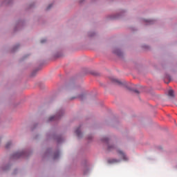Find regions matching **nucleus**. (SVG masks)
<instances>
[{"label":"nucleus","mask_w":177,"mask_h":177,"mask_svg":"<svg viewBox=\"0 0 177 177\" xmlns=\"http://www.w3.org/2000/svg\"><path fill=\"white\" fill-rule=\"evenodd\" d=\"M37 70L36 71H34L32 73V76L34 77V75H35V74H37Z\"/></svg>","instance_id":"bb28decb"},{"label":"nucleus","mask_w":177,"mask_h":177,"mask_svg":"<svg viewBox=\"0 0 177 177\" xmlns=\"http://www.w3.org/2000/svg\"><path fill=\"white\" fill-rule=\"evenodd\" d=\"M108 150L109 151L116 150L119 157H121L123 161H128L129 158L128 156H127V154H125V153H124V151H122L121 149H118L115 145L108 144Z\"/></svg>","instance_id":"f03ea898"},{"label":"nucleus","mask_w":177,"mask_h":177,"mask_svg":"<svg viewBox=\"0 0 177 177\" xmlns=\"http://www.w3.org/2000/svg\"><path fill=\"white\" fill-rule=\"evenodd\" d=\"M118 162H121V160L115 159V158H112L108 160V163L109 164H118Z\"/></svg>","instance_id":"f8f14e48"},{"label":"nucleus","mask_w":177,"mask_h":177,"mask_svg":"<svg viewBox=\"0 0 177 177\" xmlns=\"http://www.w3.org/2000/svg\"><path fill=\"white\" fill-rule=\"evenodd\" d=\"M64 115V110L60 109L57 111V113L55 115L50 116L48 119V122H50L52 121H58V120H60L62 117Z\"/></svg>","instance_id":"7ed1b4c3"},{"label":"nucleus","mask_w":177,"mask_h":177,"mask_svg":"<svg viewBox=\"0 0 177 177\" xmlns=\"http://www.w3.org/2000/svg\"><path fill=\"white\" fill-rule=\"evenodd\" d=\"M12 168V163L7 162L3 163L2 166L0 167V171H3V172H8V171H10Z\"/></svg>","instance_id":"423d86ee"},{"label":"nucleus","mask_w":177,"mask_h":177,"mask_svg":"<svg viewBox=\"0 0 177 177\" xmlns=\"http://www.w3.org/2000/svg\"><path fill=\"white\" fill-rule=\"evenodd\" d=\"M52 153V149H48L45 153L46 156H49Z\"/></svg>","instance_id":"aec40b11"},{"label":"nucleus","mask_w":177,"mask_h":177,"mask_svg":"<svg viewBox=\"0 0 177 177\" xmlns=\"http://www.w3.org/2000/svg\"><path fill=\"white\" fill-rule=\"evenodd\" d=\"M176 169H177V165H176Z\"/></svg>","instance_id":"7c9ffc66"},{"label":"nucleus","mask_w":177,"mask_h":177,"mask_svg":"<svg viewBox=\"0 0 177 177\" xmlns=\"http://www.w3.org/2000/svg\"><path fill=\"white\" fill-rule=\"evenodd\" d=\"M92 138H93V136L92 135L88 136V140H92Z\"/></svg>","instance_id":"a878e982"},{"label":"nucleus","mask_w":177,"mask_h":177,"mask_svg":"<svg viewBox=\"0 0 177 177\" xmlns=\"http://www.w3.org/2000/svg\"><path fill=\"white\" fill-rule=\"evenodd\" d=\"M167 95H168L169 97H175V94H174V90H172V89H170L168 91Z\"/></svg>","instance_id":"f3484780"},{"label":"nucleus","mask_w":177,"mask_h":177,"mask_svg":"<svg viewBox=\"0 0 177 177\" xmlns=\"http://www.w3.org/2000/svg\"><path fill=\"white\" fill-rule=\"evenodd\" d=\"M101 140L104 142V143H106V145H109V142H110V138L106 136H104L101 138Z\"/></svg>","instance_id":"2eb2a0df"},{"label":"nucleus","mask_w":177,"mask_h":177,"mask_svg":"<svg viewBox=\"0 0 177 177\" xmlns=\"http://www.w3.org/2000/svg\"><path fill=\"white\" fill-rule=\"evenodd\" d=\"M19 48H20V45L17 44L12 47L11 52H12V53L17 52V50H19Z\"/></svg>","instance_id":"dca6fc26"},{"label":"nucleus","mask_w":177,"mask_h":177,"mask_svg":"<svg viewBox=\"0 0 177 177\" xmlns=\"http://www.w3.org/2000/svg\"><path fill=\"white\" fill-rule=\"evenodd\" d=\"M111 81H113V82H117L118 84H119V85H122V83L121 82V81H120L114 77L111 78Z\"/></svg>","instance_id":"a211bd4d"},{"label":"nucleus","mask_w":177,"mask_h":177,"mask_svg":"<svg viewBox=\"0 0 177 177\" xmlns=\"http://www.w3.org/2000/svg\"><path fill=\"white\" fill-rule=\"evenodd\" d=\"M84 1H85V0H78V2H79L80 3H82L84 2Z\"/></svg>","instance_id":"cd10ccee"},{"label":"nucleus","mask_w":177,"mask_h":177,"mask_svg":"<svg viewBox=\"0 0 177 177\" xmlns=\"http://www.w3.org/2000/svg\"><path fill=\"white\" fill-rule=\"evenodd\" d=\"M127 15V10H121L116 14H113L110 15L109 19L111 20H117L118 19H122V17H124Z\"/></svg>","instance_id":"20e7f679"},{"label":"nucleus","mask_w":177,"mask_h":177,"mask_svg":"<svg viewBox=\"0 0 177 177\" xmlns=\"http://www.w3.org/2000/svg\"><path fill=\"white\" fill-rule=\"evenodd\" d=\"M127 89L129 91H131V92H134V93H136L137 95H139V93H140V92H139V90H138L136 88H133L131 86H127Z\"/></svg>","instance_id":"4468645a"},{"label":"nucleus","mask_w":177,"mask_h":177,"mask_svg":"<svg viewBox=\"0 0 177 177\" xmlns=\"http://www.w3.org/2000/svg\"><path fill=\"white\" fill-rule=\"evenodd\" d=\"M88 172H89V169H84V175H88Z\"/></svg>","instance_id":"b1692460"},{"label":"nucleus","mask_w":177,"mask_h":177,"mask_svg":"<svg viewBox=\"0 0 177 177\" xmlns=\"http://www.w3.org/2000/svg\"><path fill=\"white\" fill-rule=\"evenodd\" d=\"M37 124H34V125L32 127L31 130H32V131H34V130L35 129V128H37Z\"/></svg>","instance_id":"393cba45"},{"label":"nucleus","mask_w":177,"mask_h":177,"mask_svg":"<svg viewBox=\"0 0 177 177\" xmlns=\"http://www.w3.org/2000/svg\"><path fill=\"white\" fill-rule=\"evenodd\" d=\"M113 53L117 55V56H118L119 57H122V56H124V53H122V51H121V50H120V48L117 47L113 48Z\"/></svg>","instance_id":"0eeeda50"},{"label":"nucleus","mask_w":177,"mask_h":177,"mask_svg":"<svg viewBox=\"0 0 177 177\" xmlns=\"http://www.w3.org/2000/svg\"><path fill=\"white\" fill-rule=\"evenodd\" d=\"M28 156H30V151L27 149H22L21 151L14 152L10 156V160H17V158H20L21 157H28Z\"/></svg>","instance_id":"f257e3e1"},{"label":"nucleus","mask_w":177,"mask_h":177,"mask_svg":"<svg viewBox=\"0 0 177 177\" xmlns=\"http://www.w3.org/2000/svg\"><path fill=\"white\" fill-rule=\"evenodd\" d=\"M82 129V126L80 125L77 128H76L75 133H76L77 138L79 139H81L84 135L82 134V132H81V130Z\"/></svg>","instance_id":"6e6552de"},{"label":"nucleus","mask_w":177,"mask_h":177,"mask_svg":"<svg viewBox=\"0 0 177 177\" xmlns=\"http://www.w3.org/2000/svg\"><path fill=\"white\" fill-rule=\"evenodd\" d=\"M17 169H15V171H14V174H17Z\"/></svg>","instance_id":"c85d7f7f"},{"label":"nucleus","mask_w":177,"mask_h":177,"mask_svg":"<svg viewBox=\"0 0 177 177\" xmlns=\"http://www.w3.org/2000/svg\"><path fill=\"white\" fill-rule=\"evenodd\" d=\"M52 8H53V3L49 4V5L46 7V10H50V9H52Z\"/></svg>","instance_id":"412c9836"},{"label":"nucleus","mask_w":177,"mask_h":177,"mask_svg":"<svg viewBox=\"0 0 177 177\" xmlns=\"http://www.w3.org/2000/svg\"><path fill=\"white\" fill-rule=\"evenodd\" d=\"M142 22L146 26H150L151 24H154L156 23V20H154V19H142Z\"/></svg>","instance_id":"1a4fd4ad"},{"label":"nucleus","mask_w":177,"mask_h":177,"mask_svg":"<svg viewBox=\"0 0 177 177\" xmlns=\"http://www.w3.org/2000/svg\"><path fill=\"white\" fill-rule=\"evenodd\" d=\"M85 97H86L85 94L81 93V94L77 95L75 97H72L71 98V100H73V99H80V100H84Z\"/></svg>","instance_id":"9d476101"},{"label":"nucleus","mask_w":177,"mask_h":177,"mask_svg":"<svg viewBox=\"0 0 177 177\" xmlns=\"http://www.w3.org/2000/svg\"><path fill=\"white\" fill-rule=\"evenodd\" d=\"M60 158V150H57L54 153L53 160H59Z\"/></svg>","instance_id":"ddd939ff"},{"label":"nucleus","mask_w":177,"mask_h":177,"mask_svg":"<svg viewBox=\"0 0 177 177\" xmlns=\"http://www.w3.org/2000/svg\"><path fill=\"white\" fill-rule=\"evenodd\" d=\"M95 34V32H88V37H94Z\"/></svg>","instance_id":"4be33fe9"},{"label":"nucleus","mask_w":177,"mask_h":177,"mask_svg":"<svg viewBox=\"0 0 177 177\" xmlns=\"http://www.w3.org/2000/svg\"><path fill=\"white\" fill-rule=\"evenodd\" d=\"M46 136L47 138H50V139H55V140H57V143L58 145H60V143H63V142H64V138L62 136L47 133Z\"/></svg>","instance_id":"39448f33"},{"label":"nucleus","mask_w":177,"mask_h":177,"mask_svg":"<svg viewBox=\"0 0 177 177\" xmlns=\"http://www.w3.org/2000/svg\"><path fill=\"white\" fill-rule=\"evenodd\" d=\"M6 3L10 4V1H8V2H6Z\"/></svg>","instance_id":"c756f323"},{"label":"nucleus","mask_w":177,"mask_h":177,"mask_svg":"<svg viewBox=\"0 0 177 177\" xmlns=\"http://www.w3.org/2000/svg\"><path fill=\"white\" fill-rule=\"evenodd\" d=\"M137 88H139V86H137Z\"/></svg>","instance_id":"2f4dec72"},{"label":"nucleus","mask_w":177,"mask_h":177,"mask_svg":"<svg viewBox=\"0 0 177 177\" xmlns=\"http://www.w3.org/2000/svg\"><path fill=\"white\" fill-rule=\"evenodd\" d=\"M23 24H24L23 21H21V20L18 21L16 23V26H15V31H17V30H19V28H21V27H23Z\"/></svg>","instance_id":"9b49d317"},{"label":"nucleus","mask_w":177,"mask_h":177,"mask_svg":"<svg viewBox=\"0 0 177 177\" xmlns=\"http://www.w3.org/2000/svg\"><path fill=\"white\" fill-rule=\"evenodd\" d=\"M45 43H46V39H41V44H45Z\"/></svg>","instance_id":"5701e85b"},{"label":"nucleus","mask_w":177,"mask_h":177,"mask_svg":"<svg viewBox=\"0 0 177 177\" xmlns=\"http://www.w3.org/2000/svg\"><path fill=\"white\" fill-rule=\"evenodd\" d=\"M12 142L11 141H8L6 144V149H10V147L12 146Z\"/></svg>","instance_id":"6ab92c4d"}]
</instances>
